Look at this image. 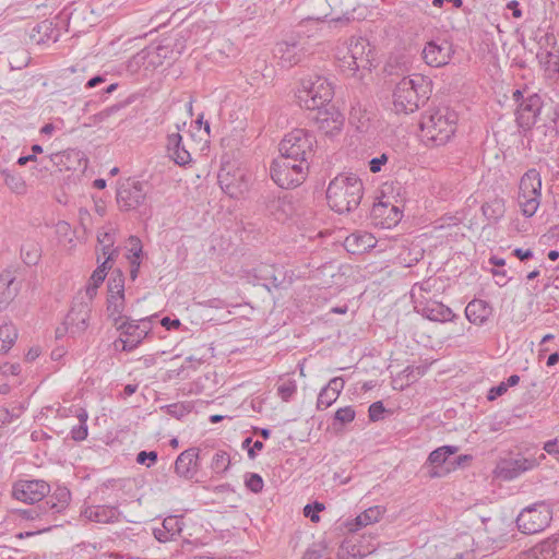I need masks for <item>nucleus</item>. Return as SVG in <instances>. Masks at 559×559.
<instances>
[{"label": "nucleus", "instance_id": "nucleus-1", "mask_svg": "<svg viewBox=\"0 0 559 559\" xmlns=\"http://www.w3.org/2000/svg\"><path fill=\"white\" fill-rule=\"evenodd\" d=\"M364 195L362 181L355 174H340L332 179L326 189L329 206L336 213L355 211Z\"/></svg>", "mask_w": 559, "mask_h": 559}, {"label": "nucleus", "instance_id": "nucleus-2", "mask_svg": "<svg viewBox=\"0 0 559 559\" xmlns=\"http://www.w3.org/2000/svg\"><path fill=\"white\" fill-rule=\"evenodd\" d=\"M431 81L421 74L403 78L393 91V106L397 114L418 110L431 95Z\"/></svg>", "mask_w": 559, "mask_h": 559}, {"label": "nucleus", "instance_id": "nucleus-3", "mask_svg": "<svg viewBox=\"0 0 559 559\" xmlns=\"http://www.w3.org/2000/svg\"><path fill=\"white\" fill-rule=\"evenodd\" d=\"M456 123V112L448 106H442L423 116L420 129L426 142L440 146L448 143L455 133Z\"/></svg>", "mask_w": 559, "mask_h": 559}, {"label": "nucleus", "instance_id": "nucleus-4", "mask_svg": "<svg viewBox=\"0 0 559 559\" xmlns=\"http://www.w3.org/2000/svg\"><path fill=\"white\" fill-rule=\"evenodd\" d=\"M542 199V178L535 168L528 169L520 179L518 203L522 215L530 218L535 215Z\"/></svg>", "mask_w": 559, "mask_h": 559}, {"label": "nucleus", "instance_id": "nucleus-5", "mask_svg": "<svg viewBox=\"0 0 559 559\" xmlns=\"http://www.w3.org/2000/svg\"><path fill=\"white\" fill-rule=\"evenodd\" d=\"M333 87L328 79L314 76L302 80L301 90H299L298 99L302 107L308 110L326 106L333 98Z\"/></svg>", "mask_w": 559, "mask_h": 559}, {"label": "nucleus", "instance_id": "nucleus-6", "mask_svg": "<svg viewBox=\"0 0 559 559\" xmlns=\"http://www.w3.org/2000/svg\"><path fill=\"white\" fill-rule=\"evenodd\" d=\"M373 56L374 49L367 38L352 37L347 51L341 59V68L350 74H355L359 70L370 71Z\"/></svg>", "mask_w": 559, "mask_h": 559}, {"label": "nucleus", "instance_id": "nucleus-7", "mask_svg": "<svg viewBox=\"0 0 559 559\" xmlns=\"http://www.w3.org/2000/svg\"><path fill=\"white\" fill-rule=\"evenodd\" d=\"M552 510L545 501L524 508L516 518L518 528L524 534H536L544 531L551 522Z\"/></svg>", "mask_w": 559, "mask_h": 559}, {"label": "nucleus", "instance_id": "nucleus-8", "mask_svg": "<svg viewBox=\"0 0 559 559\" xmlns=\"http://www.w3.org/2000/svg\"><path fill=\"white\" fill-rule=\"evenodd\" d=\"M316 136L305 129H295L284 136L280 143V152L287 153L306 164L314 154Z\"/></svg>", "mask_w": 559, "mask_h": 559}, {"label": "nucleus", "instance_id": "nucleus-9", "mask_svg": "<svg viewBox=\"0 0 559 559\" xmlns=\"http://www.w3.org/2000/svg\"><path fill=\"white\" fill-rule=\"evenodd\" d=\"M306 43L296 38H289L278 41L273 55L282 68H292L300 63L307 56Z\"/></svg>", "mask_w": 559, "mask_h": 559}, {"label": "nucleus", "instance_id": "nucleus-10", "mask_svg": "<svg viewBox=\"0 0 559 559\" xmlns=\"http://www.w3.org/2000/svg\"><path fill=\"white\" fill-rule=\"evenodd\" d=\"M50 492V486L40 479H21L13 485L12 496L22 502H40Z\"/></svg>", "mask_w": 559, "mask_h": 559}, {"label": "nucleus", "instance_id": "nucleus-11", "mask_svg": "<svg viewBox=\"0 0 559 559\" xmlns=\"http://www.w3.org/2000/svg\"><path fill=\"white\" fill-rule=\"evenodd\" d=\"M264 210L278 222H285L293 215L295 207L286 192H266L261 197Z\"/></svg>", "mask_w": 559, "mask_h": 559}, {"label": "nucleus", "instance_id": "nucleus-12", "mask_svg": "<svg viewBox=\"0 0 559 559\" xmlns=\"http://www.w3.org/2000/svg\"><path fill=\"white\" fill-rule=\"evenodd\" d=\"M414 309L417 313L435 322L444 323L452 321L456 317L451 308L427 296L416 297Z\"/></svg>", "mask_w": 559, "mask_h": 559}, {"label": "nucleus", "instance_id": "nucleus-13", "mask_svg": "<svg viewBox=\"0 0 559 559\" xmlns=\"http://www.w3.org/2000/svg\"><path fill=\"white\" fill-rule=\"evenodd\" d=\"M247 280L253 285H261L267 290L271 288H278L284 282V273L282 269L276 267L273 264L262 263L259 266L248 270Z\"/></svg>", "mask_w": 559, "mask_h": 559}, {"label": "nucleus", "instance_id": "nucleus-14", "mask_svg": "<svg viewBox=\"0 0 559 559\" xmlns=\"http://www.w3.org/2000/svg\"><path fill=\"white\" fill-rule=\"evenodd\" d=\"M91 311L87 301L74 302L63 321V331L73 337L82 335L88 328Z\"/></svg>", "mask_w": 559, "mask_h": 559}, {"label": "nucleus", "instance_id": "nucleus-15", "mask_svg": "<svg viewBox=\"0 0 559 559\" xmlns=\"http://www.w3.org/2000/svg\"><path fill=\"white\" fill-rule=\"evenodd\" d=\"M454 53L453 46L447 39L428 41L423 49L424 61L435 68L448 64Z\"/></svg>", "mask_w": 559, "mask_h": 559}, {"label": "nucleus", "instance_id": "nucleus-16", "mask_svg": "<svg viewBox=\"0 0 559 559\" xmlns=\"http://www.w3.org/2000/svg\"><path fill=\"white\" fill-rule=\"evenodd\" d=\"M313 116L317 128L328 136L340 133L344 126V116L334 107H320Z\"/></svg>", "mask_w": 559, "mask_h": 559}, {"label": "nucleus", "instance_id": "nucleus-17", "mask_svg": "<svg viewBox=\"0 0 559 559\" xmlns=\"http://www.w3.org/2000/svg\"><path fill=\"white\" fill-rule=\"evenodd\" d=\"M146 197L143 183L127 180L117 190V203L121 210L131 211L143 204Z\"/></svg>", "mask_w": 559, "mask_h": 559}, {"label": "nucleus", "instance_id": "nucleus-18", "mask_svg": "<svg viewBox=\"0 0 559 559\" xmlns=\"http://www.w3.org/2000/svg\"><path fill=\"white\" fill-rule=\"evenodd\" d=\"M457 451L459 447L456 445H443L433 450L427 461L430 465L428 476L430 478H440L451 473L449 457Z\"/></svg>", "mask_w": 559, "mask_h": 559}, {"label": "nucleus", "instance_id": "nucleus-19", "mask_svg": "<svg viewBox=\"0 0 559 559\" xmlns=\"http://www.w3.org/2000/svg\"><path fill=\"white\" fill-rule=\"evenodd\" d=\"M270 173L273 181L283 189H292L301 185L308 175L302 166L290 170L284 164H272Z\"/></svg>", "mask_w": 559, "mask_h": 559}, {"label": "nucleus", "instance_id": "nucleus-20", "mask_svg": "<svg viewBox=\"0 0 559 559\" xmlns=\"http://www.w3.org/2000/svg\"><path fill=\"white\" fill-rule=\"evenodd\" d=\"M542 108V100L537 94H532L522 99L516 106L515 118L520 128L527 130L536 122Z\"/></svg>", "mask_w": 559, "mask_h": 559}, {"label": "nucleus", "instance_id": "nucleus-21", "mask_svg": "<svg viewBox=\"0 0 559 559\" xmlns=\"http://www.w3.org/2000/svg\"><path fill=\"white\" fill-rule=\"evenodd\" d=\"M176 475L186 480H192L199 471V449L190 448L181 452L174 465Z\"/></svg>", "mask_w": 559, "mask_h": 559}, {"label": "nucleus", "instance_id": "nucleus-22", "mask_svg": "<svg viewBox=\"0 0 559 559\" xmlns=\"http://www.w3.org/2000/svg\"><path fill=\"white\" fill-rule=\"evenodd\" d=\"M371 216L373 219H378L376 224H380L383 227H391L401 219L402 214L396 206L379 202L372 205Z\"/></svg>", "mask_w": 559, "mask_h": 559}, {"label": "nucleus", "instance_id": "nucleus-23", "mask_svg": "<svg viewBox=\"0 0 559 559\" xmlns=\"http://www.w3.org/2000/svg\"><path fill=\"white\" fill-rule=\"evenodd\" d=\"M120 514L119 509L114 506H91L83 511L88 521L103 524L117 522Z\"/></svg>", "mask_w": 559, "mask_h": 559}, {"label": "nucleus", "instance_id": "nucleus-24", "mask_svg": "<svg viewBox=\"0 0 559 559\" xmlns=\"http://www.w3.org/2000/svg\"><path fill=\"white\" fill-rule=\"evenodd\" d=\"M491 314L492 307L481 299H473L465 308L466 319L475 325H483Z\"/></svg>", "mask_w": 559, "mask_h": 559}, {"label": "nucleus", "instance_id": "nucleus-25", "mask_svg": "<svg viewBox=\"0 0 559 559\" xmlns=\"http://www.w3.org/2000/svg\"><path fill=\"white\" fill-rule=\"evenodd\" d=\"M167 152L169 157L179 166H186L192 159L189 151L182 144V136L179 132L168 134Z\"/></svg>", "mask_w": 559, "mask_h": 559}, {"label": "nucleus", "instance_id": "nucleus-26", "mask_svg": "<svg viewBox=\"0 0 559 559\" xmlns=\"http://www.w3.org/2000/svg\"><path fill=\"white\" fill-rule=\"evenodd\" d=\"M374 243V238L368 233H353L344 240L345 249L353 254L362 253L368 249L373 248Z\"/></svg>", "mask_w": 559, "mask_h": 559}, {"label": "nucleus", "instance_id": "nucleus-27", "mask_svg": "<svg viewBox=\"0 0 559 559\" xmlns=\"http://www.w3.org/2000/svg\"><path fill=\"white\" fill-rule=\"evenodd\" d=\"M15 277L11 271H3L0 274V312L14 299L17 294V286L14 285Z\"/></svg>", "mask_w": 559, "mask_h": 559}, {"label": "nucleus", "instance_id": "nucleus-28", "mask_svg": "<svg viewBox=\"0 0 559 559\" xmlns=\"http://www.w3.org/2000/svg\"><path fill=\"white\" fill-rule=\"evenodd\" d=\"M130 320L126 318L121 323L117 325V330L121 332V334L132 337L133 340H140V343L148 333V320Z\"/></svg>", "mask_w": 559, "mask_h": 559}, {"label": "nucleus", "instance_id": "nucleus-29", "mask_svg": "<svg viewBox=\"0 0 559 559\" xmlns=\"http://www.w3.org/2000/svg\"><path fill=\"white\" fill-rule=\"evenodd\" d=\"M71 500V492L66 487H58L44 502L51 515L62 512Z\"/></svg>", "mask_w": 559, "mask_h": 559}, {"label": "nucleus", "instance_id": "nucleus-30", "mask_svg": "<svg viewBox=\"0 0 559 559\" xmlns=\"http://www.w3.org/2000/svg\"><path fill=\"white\" fill-rule=\"evenodd\" d=\"M348 120L357 131L365 132L368 130L370 117L367 109L361 106L359 100L355 99L352 102Z\"/></svg>", "mask_w": 559, "mask_h": 559}, {"label": "nucleus", "instance_id": "nucleus-31", "mask_svg": "<svg viewBox=\"0 0 559 559\" xmlns=\"http://www.w3.org/2000/svg\"><path fill=\"white\" fill-rule=\"evenodd\" d=\"M539 64L549 78L559 74V55L555 50L540 49L536 55Z\"/></svg>", "mask_w": 559, "mask_h": 559}, {"label": "nucleus", "instance_id": "nucleus-32", "mask_svg": "<svg viewBox=\"0 0 559 559\" xmlns=\"http://www.w3.org/2000/svg\"><path fill=\"white\" fill-rule=\"evenodd\" d=\"M124 310V295H108L107 298V313L108 318L114 321L117 326L124 318L122 312Z\"/></svg>", "mask_w": 559, "mask_h": 559}, {"label": "nucleus", "instance_id": "nucleus-33", "mask_svg": "<svg viewBox=\"0 0 559 559\" xmlns=\"http://www.w3.org/2000/svg\"><path fill=\"white\" fill-rule=\"evenodd\" d=\"M533 559H559V542L557 539H547L539 543L535 549Z\"/></svg>", "mask_w": 559, "mask_h": 559}, {"label": "nucleus", "instance_id": "nucleus-34", "mask_svg": "<svg viewBox=\"0 0 559 559\" xmlns=\"http://www.w3.org/2000/svg\"><path fill=\"white\" fill-rule=\"evenodd\" d=\"M502 522H492L490 525L486 523L485 531L488 534L487 539L495 548H502L507 542V534L503 533Z\"/></svg>", "mask_w": 559, "mask_h": 559}, {"label": "nucleus", "instance_id": "nucleus-35", "mask_svg": "<svg viewBox=\"0 0 559 559\" xmlns=\"http://www.w3.org/2000/svg\"><path fill=\"white\" fill-rule=\"evenodd\" d=\"M382 514L383 510L381 507L369 508L356 518V525L361 527L376 523L381 519Z\"/></svg>", "mask_w": 559, "mask_h": 559}, {"label": "nucleus", "instance_id": "nucleus-36", "mask_svg": "<svg viewBox=\"0 0 559 559\" xmlns=\"http://www.w3.org/2000/svg\"><path fill=\"white\" fill-rule=\"evenodd\" d=\"M5 185L15 193L22 194L26 191V185L22 176L19 174L11 173L9 170H2Z\"/></svg>", "mask_w": 559, "mask_h": 559}, {"label": "nucleus", "instance_id": "nucleus-37", "mask_svg": "<svg viewBox=\"0 0 559 559\" xmlns=\"http://www.w3.org/2000/svg\"><path fill=\"white\" fill-rule=\"evenodd\" d=\"M108 295H124V278L120 270H114L108 281Z\"/></svg>", "mask_w": 559, "mask_h": 559}, {"label": "nucleus", "instance_id": "nucleus-38", "mask_svg": "<svg viewBox=\"0 0 559 559\" xmlns=\"http://www.w3.org/2000/svg\"><path fill=\"white\" fill-rule=\"evenodd\" d=\"M230 465V457L229 454L225 451H217L211 462V469L215 474H223L225 473Z\"/></svg>", "mask_w": 559, "mask_h": 559}, {"label": "nucleus", "instance_id": "nucleus-39", "mask_svg": "<svg viewBox=\"0 0 559 559\" xmlns=\"http://www.w3.org/2000/svg\"><path fill=\"white\" fill-rule=\"evenodd\" d=\"M437 281L432 278H428L423 281L421 283L414 284L411 297L414 302V306H416V297L418 296H427L432 292V289L436 287Z\"/></svg>", "mask_w": 559, "mask_h": 559}, {"label": "nucleus", "instance_id": "nucleus-40", "mask_svg": "<svg viewBox=\"0 0 559 559\" xmlns=\"http://www.w3.org/2000/svg\"><path fill=\"white\" fill-rule=\"evenodd\" d=\"M20 512H21L22 518H24L26 520H32V521L41 520L44 516L50 515V512L47 509V504H45L44 502H41L35 507L21 510Z\"/></svg>", "mask_w": 559, "mask_h": 559}, {"label": "nucleus", "instance_id": "nucleus-41", "mask_svg": "<svg viewBox=\"0 0 559 559\" xmlns=\"http://www.w3.org/2000/svg\"><path fill=\"white\" fill-rule=\"evenodd\" d=\"M164 528L168 531L170 537L174 539L176 536L180 535L183 530V521L182 518L177 515H170L164 519L163 521Z\"/></svg>", "mask_w": 559, "mask_h": 559}, {"label": "nucleus", "instance_id": "nucleus-42", "mask_svg": "<svg viewBox=\"0 0 559 559\" xmlns=\"http://www.w3.org/2000/svg\"><path fill=\"white\" fill-rule=\"evenodd\" d=\"M296 392L297 383L294 379L283 380L282 383H280L277 386V395L284 402L290 401V399L296 394Z\"/></svg>", "mask_w": 559, "mask_h": 559}, {"label": "nucleus", "instance_id": "nucleus-43", "mask_svg": "<svg viewBox=\"0 0 559 559\" xmlns=\"http://www.w3.org/2000/svg\"><path fill=\"white\" fill-rule=\"evenodd\" d=\"M97 239L102 245V251L107 261L114 260V255L117 252V250L114 248V237L109 233H104L99 234Z\"/></svg>", "mask_w": 559, "mask_h": 559}, {"label": "nucleus", "instance_id": "nucleus-44", "mask_svg": "<svg viewBox=\"0 0 559 559\" xmlns=\"http://www.w3.org/2000/svg\"><path fill=\"white\" fill-rule=\"evenodd\" d=\"M0 340L12 348L17 340V329L12 323L0 325Z\"/></svg>", "mask_w": 559, "mask_h": 559}, {"label": "nucleus", "instance_id": "nucleus-45", "mask_svg": "<svg viewBox=\"0 0 559 559\" xmlns=\"http://www.w3.org/2000/svg\"><path fill=\"white\" fill-rule=\"evenodd\" d=\"M337 393L332 392L326 386L322 388L317 400L318 409H326L330 407L338 397Z\"/></svg>", "mask_w": 559, "mask_h": 559}, {"label": "nucleus", "instance_id": "nucleus-46", "mask_svg": "<svg viewBox=\"0 0 559 559\" xmlns=\"http://www.w3.org/2000/svg\"><path fill=\"white\" fill-rule=\"evenodd\" d=\"M281 155L273 160L272 164H284L287 166V169L293 170L296 167L302 166L304 170L308 173L309 170V164H306L295 157H288L287 153L280 152Z\"/></svg>", "mask_w": 559, "mask_h": 559}, {"label": "nucleus", "instance_id": "nucleus-47", "mask_svg": "<svg viewBox=\"0 0 559 559\" xmlns=\"http://www.w3.org/2000/svg\"><path fill=\"white\" fill-rule=\"evenodd\" d=\"M21 255L27 265H35L39 259V252L35 243L22 246Z\"/></svg>", "mask_w": 559, "mask_h": 559}, {"label": "nucleus", "instance_id": "nucleus-48", "mask_svg": "<svg viewBox=\"0 0 559 559\" xmlns=\"http://www.w3.org/2000/svg\"><path fill=\"white\" fill-rule=\"evenodd\" d=\"M170 39L171 55L180 56L186 49V41L188 39V31H181L175 38Z\"/></svg>", "mask_w": 559, "mask_h": 559}, {"label": "nucleus", "instance_id": "nucleus-49", "mask_svg": "<svg viewBox=\"0 0 559 559\" xmlns=\"http://www.w3.org/2000/svg\"><path fill=\"white\" fill-rule=\"evenodd\" d=\"M245 485L250 491H252L254 493H259L263 489L264 481L259 474L248 473L245 476Z\"/></svg>", "mask_w": 559, "mask_h": 559}, {"label": "nucleus", "instance_id": "nucleus-50", "mask_svg": "<svg viewBox=\"0 0 559 559\" xmlns=\"http://www.w3.org/2000/svg\"><path fill=\"white\" fill-rule=\"evenodd\" d=\"M355 415L356 413L352 406H345L335 412L334 419L342 425H346L355 419Z\"/></svg>", "mask_w": 559, "mask_h": 559}, {"label": "nucleus", "instance_id": "nucleus-51", "mask_svg": "<svg viewBox=\"0 0 559 559\" xmlns=\"http://www.w3.org/2000/svg\"><path fill=\"white\" fill-rule=\"evenodd\" d=\"M325 507L323 503L316 501L313 503L307 504L304 508V514L305 516L309 518L311 522L317 523L320 521L319 512L323 511Z\"/></svg>", "mask_w": 559, "mask_h": 559}, {"label": "nucleus", "instance_id": "nucleus-52", "mask_svg": "<svg viewBox=\"0 0 559 559\" xmlns=\"http://www.w3.org/2000/svg\"><path fill=\"white\" fill-rule=\"evenodd\" d=\"M109 261H107V259H105V261L92 273L90 280H88V283L91 284H95L97 286H100L102 283L105 281L106 278V271L108 269L107 264H108Z\"/></svg>", "mask_w": 559, "mask_h": 559}, {"label": "nucleus", "instance_id": "nucleus-53", "mask_svg": "<svg viewBox=\"0 0 559 559\" xmlns=\"http://www.w3.org/2000/svg\"><path fill=\"white\" fill-rule=\"evenodd\" d=\"M129 243H130L129 251L131 253V255L129 257L130 261L140 262V255L142 253L141 240L138 237L131 236L129 238Z\"/></svg>", "mask_w": 559, "mask_h": 559}, {"label": "nucleus", "instance_id": "nucleus-54", "mask_svg": "<svg viewBox=\"0 0 559 559\" xmlns=\"http://www.w3.org/2000/svg\"><path fill=\"white\" fill-rule=\"evenodd\" d=\"M157 452L156 451H141L136 455V463L146 464L148 467L157 462Z\"/></svg>", "mask_w": 559, "mask_h": 559}, {"label": "nucleus", "instance_id": "nucleus-55", "mask_svg": "<svg viewBox=\"0 0 559 559\" xmlns=\"http://www.w3.org/2000/svg\"><path fill=\"white\" fill-rule=\"evenodd\" d=\"M384 412L385 408L383 406V403L381 401L374 402L369 406V419L371 421H378L382 418Z\"/></svg>", "mask_w": 559, "mask_h": 559}, {"label": "nucleus", "instance_id": "nucleus-56", "mask_svg": "<svg viewBox=\"0 0 559 559\" xmlns=\"http://www.w3.org/2000/svg\"><path fill=\"white\" fill-rule=\"evenodd\" d=\"M119 343H122L123 352H131L136 348L140 344V340H133L132 337L122 338L119 337L114 342V346L116 349H119Z\"/></svg>", "mask_w": 559, "mask_h": 559}, {"label": "nucleus", "instance_id": "nucleus-57", "mask_svg": "<svg viewBox=\"0 0 559 559\" xmlns=\"http://www.w3.org/2000/svg\"><path fill=\"white\" fill-rule=\"evenodd\" d=\"M389 157L385 153L381 154L378 157H373L369 160V169L371 173L377 174L381 171L383 165L386 164Z\"/></svg>", "mask_w": 559, "mask_h": 559}, {"label": "nucleus", "instance_id": "nucleus-58", "mask_svg": "<svg viewBox=\"0 0 559 559\" xmlns=\"http://www.w3.org/2000/svg\"><path fill=\"white\" fill-rule=\"evenodd\" d=\"M70 433L74 441H83L87 437V425L79 424L71 429Z\"/></svg>", "mask_w": 559, "mask_h": 559}, {"label": "nucleus", "instance_id": "nucleus-59", "mask_svg": "<svg viewBox=\"0 0 559 559\" xmlns=\"http://www.w3.org/2000/svg\"><path fill=\"white\" fill-rule=\"evenodd\" d=\"M171 46H170V39L166 38L162 40L160 45L156 47V53L157 56H160L162 58L173 57L174 55L170 53Z\"/></svg>", "mask_w": 559, "mask_h": 559}, {"label": "nucleus", "instance_id": "nucleus-60", "mask_svg": "<svg viewBox=\"0 0 559 559\" xmlns=\"http://www.w3.org/2000/svg\"><path fill=\"white\" fill-rule=\"evenodd\" d=\"M344 384H345V382H344L343 378L335 377V378L331 379L325 386L328 389H330L332 392L337 393V395H340V393L344 389Z\"/></svg>", "mask_w": 559, "mask_h": 559}, {"label": "nucleus", "instance_id": "nucleus-61", "mask_svg": "<svg viewBox=\"0 0 559 559\" xmlns=\"http://www.w3.org/2000/svg\"><path fill=\"white\" fill-rule=\"evenodd\" d=\"M0 372L3 376H17L21 372V366L20 364L5 362L3 366H1Z\"/></svg>", "mask_w": 559, "mask_h": 559}, {"label": "nucleus", "instance_id": "nucleus-62", "mask_svg": "<svg viewBox=\"0 0 559 559\" xmlns=\"http://www.w3.org/2000/svg\"><path fill=\"white\" fill-rule=\"evenodd\" d=\"M472 461V455L461 454L456 456L454 460L450 461L451 472L455 471L457 467L464 466L468 462Z\"/></svg>", "mask_w": 559, "mask_h": 559}, {"label": "nucleus", "instance_id": "nucleus-63", "mask_svg": "<svg viewBox=\"0 0 559 559\" xmlns=\"http://www.w3.org/2000/svg\"><path fill=\"white\" fill-rule=\"evenodd\" d=\"M544 450L550 455H556L557 459L559 460V440L558 439L547 441L544 444Z\"/></svg>", "mask_w": 559, "mask_h": 559}, {"label": "nucleus", "instance_id": "nucleus-64", "mask_svg": "<svg viewBox=\"0 0 559 559\" xmlns=\"http://www.w3.org/2000/svg\"><path fill=\"white\" fill-rule=\"evenodd\" d=\"M155 538L160 542V543H166L168 540H171L173 538L170 537L168 531H166L164 528V524L162 523V526L160 527H156L154 528V532H153Z\"/></svg>", "mask_w": 559, "mask_h": 559}]
</instances>
